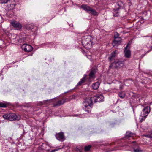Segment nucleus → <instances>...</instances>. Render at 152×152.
Listing matches in <instances>:
<instances>
[{
  "label": "nucleus",
  "mask_w": 152,
  "mask_h": 152,
  "mask_svg": "<svg viewBox=\"0 0 152 152\" xmlns=\"http://www.w3.org/2000/svg\"><path fill=\"white\" fill-rule=\"evenodd\" d=\"M3 117L5 119H8L10 121H13L15 120H19L20 118V116L14 113H10L3 115Z\"/></svg>",
  "instance_id": "obj_3"
},
{
  "label": "nucleus",
  "mask_w": 152,
  "mask_h": 152,
  "mask_svg": "<svg viewBox=\"0 0 152 152\" xmlns=\"http://www.w3.org/2000/svg\"><path fill=\"white\" fill-rule=\"evenodd\" d=\"M55 136L57 139L61 142L64 141L65 139L64 133L62 132L58 133H56Z\"/></svg>",
  "instance_id": "obj_6"
},
{
  "label": "nucleus",
  "mask_w": 152,
  "mask_h": 152,
  "mask_svg": "<svg viewBox=\"0 0 152 152\" xmlns=\"http://www.w3.org/2000/svg\"><path fill=\"white\" fill-rule=\"evenodd\" d=\"M9 0H0V3L1 4H6L7 3Z\"/></svg>",
  "instance_id": "obj_25"
},
{
  "label": "nucleus",
  "mask_w": 152,
  "mask_h": 152,
  "mask_svg": "<svg viewBox=\"0 0 152 152\" xmlns=\"http://www.w3.org/2000/svg\"><path fill=\"white\" fill-rule=\"evenodd\" d=\"M128 46V45L127 44L125 48L124 53L125 57L127 58H129L131 56V52L129 50H127Z\"/></svg>",
  "instance_id": "obj_15"
},
{
  "label": "nucleus",
  "mask_w": 152,
  "mask_h": 152,
  "mask_svg": "<svg viewBox=\"0 0 152 152\" xmlns=\"http://www.w3.org/2000/svg\"><path fill=\"white\" fill-rule=\"evenodd\" d=\"M96 72V69L95 68H92L91 69L89 74V79H94L95 78V74Z\"/></svg>",
  "instance_id": "obj_13"
},
{
  "label": "nucleus",
  "mask_w": 152,
  "mask_h": 152,
  "mask_svg": "<svg viewBox=\"0 0 152 152\" xmlns=\"http://www.w3.org/2000/svg\"><path fill=\"white\" fill-rule=\"evenodd\" d=\"M116 34H117V35H115V36L116 37H119V34H118V33H116Z\"/></svg>",
  "instance_id": "obj_32"
},
{
  "label": "nucleus",
  "mask_w": 152,
  "mask_h": 152,
  "mask_svg": "<svg viewBox=\"0 0 152 152\" xmlns=\"http://www.w3.org/2000/svg\"><path fill=\"white\" fill-rule=\"evenodd\" d=\"M75 97L76 96H75V95H73V96H70V97H69V98H66V99H68L69 100V101L71 99H75Z\"/></svg>",
  "instance_id": "obj_26"
},
{
  "label": "nucleus",
  "mask_w": 152,
  "mask_h": 152,
  "mask_svg": "<svg viewBox=\"0 0 152 152\" xmlns=\"http://www.w3.org/2000/svg\"><path fill=\"white\" fill-rule=\"evenodd\" d=\"M90 13L93 15L94 16H97L98 15V13L95 10L91 8L90 11Z\"/></svg>",
  "instance_id": "obj_21"
},
{
  "label": "nucleus",
  "mask_w": 152,
  "mask_h": 152,
  "mask_svg": "<svg viewBox=\"0 0 152 152\" xmlns=\"http://www.w3.org/2000/svg\"><path fill=\"white\" fill-rule=\"evenodd\" d=\"M103 99V96L101 94L96 95V96L91 97V99L93 100L94 103L102 101Z\"/></svg>",
  "instance_id": "obj_7"
},
{
  "label": "nucleus",
  "mask_w": 152,
  "mask_h": 152,
  "mask_svg": "<svg viewBox=\"0 0 152 152\" xmlns=\"http://www.w3.org/2000/svg\"><path fill=\"white\" fill-rule=\"evenodd\" d=\"M94 103L91 97L90 99H86L83 102V108L85 111L89 112L91 111L92 104Z\"/></svg>",
  "instance_id": "obj_2"
},
{
  "label": "nucleus",
  "mask_w": 152,
  "mask_h": 152,
  "mask_svg": "<svg viewBox=\"0 0 152 152\" xmlns=\"http://www.w3.org/2000/svg\"><path fill=\"white\" fill-rule=\"evenodd\" d=\"M141 118L140 119V121L141 122L144 121L147 116H141Z\"/></svg>",
  "instance_id": "obj_27"
},
{
  "label": "nucleus",
  "mask_w": 152,
  "mask_h": 152,
  "mask_svg": "<svg viewBox=\"0 0 152 152\" xmlns=\"http://www.w3.org/2000/svg\"><path fill=\"white\" fill-rule=\"evenodd\" d=\"M69 100L66 98H63L61 100L57 101L56 103L53 104V107L59 106L61 104H64L65 102L69 101Z\"/></svg>",
  "instance_id": "obj_11"
},
{
  "label": "nucleus",
  "mask_w": 152,
  "mask_h": 152,
  "mask_svg": "<svg viewBox=\"0 0 152 152\" xmlns=\"http://www.w3.org/2000/svg\"><path fill=\"white\" fill-rule=\"evenodd\" d=\"M93 38L90 36L83 37L81 39V42L83 47L87 49H90L94 45L92 41Z\"/></svg>",
  "instance_id": "obj_1"
},
{
  "label": "nucleus",
  "mask_w": 152,
  "mask_h": 152,
  "mask_svg": "<svg viewBox=\"0 0 152 152\" xmlns=\"http://www.w3.org/2000/svg\"><path fill=\"white\" fill-rule=\"evenodd\" d=\"M135 135V134L133 133L130 132H128L126 134L125 138L126 139L129 138H132V137Z\"/></svg>",
  "instance_id": "obj_16"
},
{
  "label": "nucleus",
  "mask_w": 152,
  "mask_h": 152,
  "mask_svg": "<svg viewBox=\"0 0 152 152\" xmlns=\"http://www.w3.org/2000/svg\"><path fill=\"white\" fill-rule=\"evenodd\" d=\"M50 100H44L42 102H41V105H42L44 104H45L46 103V102H50Z\"/></svg>",
  "instance_id": "obj_28"
},
{
  "label": "nucleus",
  "mask_w": 152,
  "mask_h": 152,
  "mask_svg": "<svg viewBox=\"0 0 152 152\" xmlns=\"http://www.w3.org/2000/svg\"><path fill=\"white\" fill-rule=\"evenodd\" d=\"M7 106V105L4 103L0 102V107L5 108Z\"/></svg>",
  "instance_id": "obj_24"
},
{
  "label": "nucleus",
  "mask_w": 152,
  "mask_h": 152,
  "mask_svg": "<svg viewBox=\"0 0 152 152\" xmlns=\"http://www.w3.org/2000/svg\"><path fill=\"white\" fill-rule=\"evenodd\" d=\"M91 145H89L88 146H86L84 147V150L86 151H88L90 150V149L91 148Z\"/></svg>",
  "instance_id": "obj_23"
},
{
  "label": "nucleus",
  "mask_w": 152,
  "mask_h": 152,
  "mask_svg": "<svg viewBox=\"0 0 152 152\" xmlns=\"http://www.w3.org/2000/svg\"><path fill=\"white\" fill-rule=\"evenodd\" d=\"M150 111V107L147 106L144 108L141 112L140 116H147Z\"/></svg>",
  "instance_id": "obj_9"
},
{
  "label": "nucleus",
  "mask_w": 152,
  "mask_h": 152,
  "mask_svg": "<svg viewBox=\"0 0 152 152\" xmlns=\"http://www.w3.org/2000/svg\"><path fill=\"white\" fill-rule=\"evenodd\" d=\"M21 48L23 50L26 52H30L33 49L31 45L26 44H23L21 46Z\"/></svg>",
  "instance_id": "obj_5"
},
{
  "label": "nucleus",
  "mask_w": 152,
  "mask_h": 152,
  "mask_svg": "<svg viewBox=\"0 0 152 152\" xmlns=\"http://www.w3.org/2000/svg\"><path fill=\"white\" fill-rule=\"evenodd\" d=\"M129 143H132L134 145L133 147L134 149V152H141L142 151V150L138 147L137 143L135 141H133Z\"/></svg>",
  "instance_id": "obj_12"
},
{
  "label": "nucleus",
  "mask_w": 152,
  "mask_h": 152,
  "mask_svg": "<svg viewBox=\"0 0 152 152\" xmlns=\"http://www.w3.org/2000/svg\"><path fill=\"white\" fill-rule=\"evenodd\" d=\"M118 12H116V14H114L113 16H117L118 15V14H117Z\"/></svg>",
  "instance_id": "obj_31"
},
{
  "label": "nucleus",
  "mask_w": 152,
  "mask_h": 152,
  "mask_svg": "<svg viewBox=\"0 0 152 152\" xmlns=\"http://www.w3.org/2000/svg\"><path fill=\"white\" fill-rule=\"evenodd\" d=\"M86 76L87 75H84L83 77L80 79V81L77 84V86H81L83 83H84L85 82Z\"/></svg>",
  "instance_id": "obj_17"
},
{
  "label": "nucleus",
  "mask_w": 152,
  "mask_h": 152,
  "mask_svg": "<svg viewBox=\"0 0 152 152\" xmlns=\"http://www.w3.org/2000/svg\"><path fill=\"white\" fill-rule=\"evenodd\" d=\"M59 149H55L53 150H52L51 151V152H54L57 151Z\"/></svg>",
  "instance_id": "obj_29"
},
{
  "label": "nucleus",
  "mask_w": 152,
  "mask_h": 152,
  "mask_svg": "<svg viewBox=\"0 0 152 152\" xmlns=\"http://www.w3.org/2000/svg\"><path fill=\"white\" fill-rule=\"evenodd\" d=\"M114 40L113 41L112 45L113 47L117 46L119 45L121 42V39L119 37H116L114 35Z\"/></svg>",
  "instance_id": "obj_10"
},
{
  "label": "nucleus",
  "mask_w": 152,
  "mask_h": 152,
  "mask_svg": "<svg viewBox=\"0 0 152 152\" xmlns=\"http://www.w3.org/2000/svg\"><path fill=\"white\" fill-rule=\"evenodd\" d=\"M148 137L152 138V132L150 134L148 135Z\"/></svg>",
  "instance_id": "obj_30"
},
{
  "label": "nucleus",
  "mask_w": 152,
  "mask_h": 152,
  "mask_svg": "<svg viewBox=\"0 0 152 152\" xmlns=\"http://www.w3.org/2000/svg\"><path fill=\"white\" fill-rule=\"evenodd\" d=\"M81 7L83 10L87 11V12L90 11L91 9V8L90 7L85 4H82L81 5Z\"/></svg>",
  "instance_id": "obj_18"
},
{
  "label": "nucleus",
  "mask_w": 152,
  "mask_h": 152,
  "mask_svg": "<svg viewBox=\"0 0 152 152\" xmlns=\"http://www.w3.org/2000/svg\"><path fill=\"white\" fill-rule=\"evenodd\" d=\"M125 94L123 92H120L118 93V95L121 98H123L125 96Z\"/></svg>",
  "instance_id": "obj_22"
},
{
  "label": "nucleus",
  "mask_w": 152,
  "mask_h": 152,
  "mask_svg": "<svg viewBox=\"0 0 152 152\" xmlns=\"http://www.w3.org/2000/svg\"><path fill=\"white\" fill-rule=\"evenodd\" d=\"M151 49L152 50V46L151 47Z\"/></svg>",
  "instance_id": "obj_35"
},
{
  "label": "nucleus",
  "mask_w": 152,
  "mask_h": 152,
  "mask_svg": "<svg viewBox=\"0 0 152 152\" xmlns=\"http://www.w3.org/2000/svg\"><path fill=\"white\" fill-rule=\"evenodd\" d=\"M43 145H46V144H43Z\"/></svg>",
  "instance_id": "obj_34"
},
{
  "label": "nucleus",
  "mask_w": 152,
  "mask_h": 152,
  "mask_svg": "<svg viewBox=\"0 0 152 152\" xmlns=\"http://www.w3.org/2000/svg\"><path fill=\"white\" fill-rule=\"evenodd\" d=\"M116 51H114L112 52L111 54V56L109 57L108 59L110 62H111L114 59V58L116 56Z\"/></svg>",
  "instance_id": "obj_19"
},
{
  "label": "nucleus",
  "mask_w": 152,
  "mask_h": 152,
  "mask_svg": "<svg viewBox=\"0 0 152 152\" xmlns=\"http://www.w3.org/2000/svg\"><path fill=\"white\" fill-rule=\"evenodd\" d=\"M116 10H118L119 9H122L124 7V3L121 1H119L116 3Z\"/></svg>",
  "instance_id": "obj_14"
},
{
  "label": "nucleus",
  "mask_w": 152,
  "mask_h": 152,
  "mask_svg": "<svg viewBox=\"0 0 152 152\" xmlns=\"http://www.w3.org/2000/svg\"><path fill=\"white\" fill-rule=\"evenodd\" d=\"M74 116H78V115H74Z\"/></svg>",
  "instance_id": "obj_33"
},
{
  "label": "nucleus",
  "mask_w": 152,
  "mask_h": 152,
  "mask_svg": "<svg viewBox=\"0 0 152 152\" xmlns=\"http://www.w3.org/2000/svg\"><path fill=\"white\" fill-rule=\"evenodd\" d=\"M10 23L11 25L17 30H20L22 27V25L19 22L13 21H11Z\"/></svg>",
  "instance_id": "obj_8"
},
{
  "label": "nucleus",
  "mask_w": 152,
  "mask_h": 152,
  "mask_svg": "<svg viewBox=\"0 0 152 152\" xmlns=\"http://www.w3.org/2000/svg\"><path fill=\"white\" fill-rule=\"evenodd\" d=\"M124 65V62L123 61H118L117 62L112 63L109 66V69H114L116 68L118 69L123 66Z\"/></svg>",
  "instance_id": "obj_4"
},
{
  "label": "nucleus",
  "mask_w": 152,
  "mask_h": 152,
  "mask_svg": "<svg viewBox=\"0 0 152 152\" xmlns=\"http://www.w3.org/2000/svg\"><path fill=\"white\" fill-rule=\"evenodd\" d=\"M99 82H96L95 83L92 84V87L93 89H97L99 87Z\"/></svg>",
  "instance_id": "obj_20"
}]
</instances>
